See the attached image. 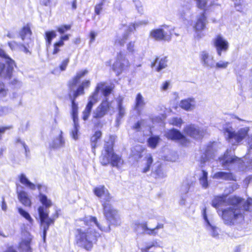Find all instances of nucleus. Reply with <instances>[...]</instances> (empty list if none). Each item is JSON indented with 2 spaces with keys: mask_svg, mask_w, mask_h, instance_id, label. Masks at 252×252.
<instances>
[{
  "mask_svg": "<svg viewBox=\"0 0 252 252\" xmlns=\"http://www.w3.org/2000/svg\"><path fill=\"white\" fill-rule=\"evenodd\" d=\"M227 201L229 207L222 210L221 218L226 225L232 226L243 223L245 221V212H252V198L246 200L237 195L229 196L226 200V195L215 196L212 201V205L218 208Z\"/></svg>",
  "mask_w": 252,
  "mask_h": 252,
  "instance_id": "nucleus-1",
  "label": "nucleus"
},
{
  "mask_svg": "<svg viewBox=\"0 0 252 252\" xmlns=\"http://www.w3.org/2000/svg\"><path fill=\"white\" fill-rule=\"evenodd\" d=\"M94 222L100 230L105 231L97 221L96 217L85 216L75 220V243L79 247L90 251L94 244L96 243L100 235L92 228L91 222Z\"/></svg>",
  "mask_w": 252,
  "mask_h": 252,
  "instance_id": "nucleus-2",
  "label": "nucleus"
},
{
  "mask_svg": "<svg viewBox=\"0 0 252 252\" xmlns=\"http://www.w3.org/2000/svg\"><path fill=\"white\" fill-rule=\"evenodd\" d=\"M88 73L87 69L80 70L67 82V86L68 90V96L71 101L72 117L78 116V104L75 102L76 99L79 96L85 94V89L90 88L91 83L90 80L86 79L78 86L81 79Z\"/></svg>",
  "mask_w": 252,
  "mask_h": 252,
  "instance_id": "nucleus-3",
  "label": "nucleus"
},
{
  "mask_svg": "<svg viewBox=\"0 0 252 252\" xmlns=\"http://www.w3.org/2000/svg\"><path fill=\"white\" fill-rule=\"evenodd\" d=\"M116 136L109 135L108 139L104 142L103 152L99 157L102 165L106 166L110 164L113 167L119 168L124 163V161L121 156L117 155L114 150Z\"/></svg>",
  "mask_w": 252,
  "mask_h": 252,
  "instance_id": "nucleus-4",
  "label": "nucleus"
},
{
  "mask_svg": "<svg viewBox=\"0 0 252 252\" xmlns=\"http://www.w3.org/2000/svg\"><path fill=\"white\" fill-rule=\"evenodd\" d=\"M113 87L105 86L101 89L104 96L105 98L102 100L100 104L97 107L93 114V117L95 119H99L103 118L109 111L111 107V103L106 97L113 92Z\"/></svg>",
  "mask_w": 252,
  "mask_h": 252,
  "instance_id": "nucleus-5",
  "label": "nucleus"
},
{
  "mask_svg": "<svg viewBox=\"0 0 252 252\" xmlns=\"http://www.w3.org/2000/svg\"><path fill=\"white\" fill-rule=\"evenodd\" d=\"M0 57L5 60V64L0 62V77L4 79H10L12 76L14 67L16 66L15 61L0 48Z\"/></svg>",
  "mask_w": 252,
  "mask_h": 252,
  "instance_id": "nucleus-6",
  "label": "nucleus"
},
{
  "mask_svg": "<svg viewBox=\"0 0 252 252\" xmlns=\"http://www.w3.org/2000/svg\"><path fill=\"white\" fill-rule=\"evenodd\" d=\"M105 84L106 83L104 82L98 83L94 91L89 96V101L82 112V119L83 120L86 121L89 118L94 105L98 101L99 92L105 86Z\"/></svg>",
  "mask_w": 252,
  "mask_h": 252,
  "instance_id": "nucleus-7",
  "label": "nucleus"
},
{
  "mask_svg": "<svg viewBox=\"0 0 252 252\" xmlns=\"http://www.w3.org/2000/svg\"><path fill=\"white\" fill-rule=\"evenodd\" d=\"M38 213L40 218V224L43 226V239L45 240L50 225L54 224L55 219L58 217V215H57L55 218H49L48 214L45 211L43 206L38 207Z\"/></svg>",
  "mask_w": 252,
  "mask_h": 252,
  "instance_id": "nucleus-8",
  "label": "nucleus"
},
{
  "mask_svg": "<svg viewBox=\"0 0 252 252\" xmlns=\"http://www.w3.org/2000/svg\"><path fill=\"white\" fill-rule=\"evenodd\" d=\"M130 63L125 55L122 52L117 53L116 61L112 65V68L113 71L117 72V75H119L126 68H128Z\"/></svg>",
  "mask_w": 252,
  "mask_h": 252,
  "instance_id": "nucleus-9",
  "label": "nucleus"
},
{
  "mask_svg": "<svg viewBox=\"0 0 252 252\" xmlns=\"http://www.w3.org/2000/svg\"><path fill=\"white\" fill-rule=\"evenodd\" d=\"M207 18L205 12H202L197 16L193 26V29L198 38H201L204 34L203 31L206 29Z\"/></svg>",
  "mask_w": 252,
  "mask_h": 252,
  "instance_id": "nucleus-10",
  "label": "nucleus"
},
{
  "mask_svg": "<svg viewBox=\"0 0 252 252\" xmlns=\"http://www.w3.org/2000/svg\"><path fill=\"white\" fill-rule=\"evenodd\" d=\"M163 27L167 29L166 31L161 28L155 29L150 32V36L157 41H169L172 35L171 30L167 26Z\"/></svg>",
  "mask_w": 252,
  "mask_h": 252,
  "instance_id": "nucleus-11",
  "label": "nucleus"
},
{
  "mask_svg": "<svg viewBox=\"0 0 252 252\" xmlns=\"http://www.w3.org/2000/svg\"><path fill=\"white\" fill-rule=\"evenodd\" d=\"M212 44L220 56L221 55L222 52H226L229 49L228 42L221 34L215 36L212 40Z\"/></svg>",
  "mask_w": 252,
  "mask_h": 252,
  "instance_id": "nucleus-12",
  "label": "nucleus"
},
{
  "mask_svg": "<svg viewBox=\"0 0 252 252\" xmlns=\"http://www.w3.org/2000/svg\"><path fill=\"white\" fill-rule=\"evenodd\" d=\"M102 206L103 210V214L107 220L117 223V210L113 209L109 202H102Z\"/></svg>",
  "mask_w": 252,
  "mask_h": 252,
  "instance_id": "nucleus-13",
  "label": "nucleus"
},
{
  "mask_svg": "<svg viewBox=\"0 0 252 252\" xmlns=\"http://www.w3.org/2000/svg\"><path fill=\"white\" fill-rule=\"evenodd\" d=\"M224 133H227V140H229L233 139L236 142L239 143L246 137L248 134V130L244 128H241L238 131L235 132L230 130L228 128H225Z\"/></svg>",
  "mask_w": 252,
  "mask_h": 252,
  "instance_id": "nucleus-14",
  "label": "nucleus"
},
{
  "mask_svg": "<svg viewBox=\"0 0 252 252\" xmlns=\"http://www.w3.org/2000/svg\"><path fill=\"white\" fill-rule=\"evenodd\" d=\"M94 194L99 198H103L102 202H110L112 198L110 193L104 185H100L93 189Z\"/></svg>",
  "mask_w": 252,
  "mask_h": 252,
  "instance_id": "nucleus-15",
  "label": "nucleus"
},
{
  "mask_svg": "<svg viewBox=\"0 0 252 252\" xmlns=\"http://www.w3.org/2000/svg\"><path fill=\"white\" fill-rule=\"evenodd\" d=\"M184 132L187 135L194 139H197L202 137V132L200 129L196 127L193 125L191 124L187 125L185 127Z\"/></svg>",
  "mask_w": 252,
  "mask_h": 252,
  "instance_id": "nucleus-16",
  "label": "nucleus"
},
{
  "mask_svg": "<svg viewBox=\"0 0 252 252\" xmlns=\"http://www.w3.org/2000/svg\"><path fill=\"white\" fill-rule=\"evenodd\" d=\"M166 137L168 139L172 140H182L184 142H188L186 136L180 132L179 130L175 128H172L169 130L166 133Z\"/></svg>",
  "mask_w": 252,
  "mask_h": 252,
  "instance_id": "nucleus-17",
  "label": "nucleus"
},
{
  "mask_svg": "<svg viewBox=\"0 0 252 252\" xmlns=\"http://www.w3.org/2000/svg\"><path fill=\"white\" fill-rule=\"evenodd\" d=\"M167 59L166 57L160 58L156 57L151 63V66L152 68L155 67L157 72H159L161 69L167 66Z\"/></svg>",
  "mask_w": 252,
  "mask_h": 252,
  "instance_id": "nucleus-18",
  "label": "nucleus"
},
{
  "mask_svg": "<svg viewBox=\"0 0 252 252\" xmlns=\"http://www.w3.org/2000/svg\"><path fill=\"white\" fill-rule=\"evenodd\" d=\"M102 135V131L100 130H97L90 137V144L94 153H95V149L98 146V143L100 140Z\"/></svg>",
  "mask_w": 252,
  "mask_h": 252,
  "instance_id": "nucleus-19",
  "label": "nucleus"
},
{
  "mask_svg": "<svg viewBox=\"0 0 252 252\" xmlns=\"http://www.w3.org/2000/svg\"><path fill=\"white\" fill-rule=\"evenodd\" d=\"M18 198L19 201L25 207H31L32 201L28 193L24 190L18 192Z\"/></svg>",
  "mask_w": 252,
  "mask_h": 252,
  "instance_id": "nucleus-20",
  "label": "nucleus"
},
{
  "mask_svg": "<svg viewBox=\"0 0 252 252\" xmlns=\"http://www.w3.org/2000/svg\"><path fill=\"white\" fill-rule=\"evenodd\" d=\"M213 178L223 179L226 181H236V179L233 173L226 172H217L214 174Z\"/></svg>",
  "mask_w": 252,
  "mask_h": 252,
  "instance_id": "nucleus-21",
  "label": "nucleus"
},
{
  "mask_svg": "<svg viewBox=\"0 0 252 252\" xmlns=\"http://www.w3.org/2000/svg\"><path fill=\"white\" fill-rule=\"evenodd\" d=\"M145 102L144 98L140 93H138L135 97L134 109L138 113H140L141 109L144 107Z\"/></svg>",
  "mask_w": 252,
  "mask_h": 252,
  "instance_id": "nucleus-22",
  "label": "nucleus"
},
{
  "mask_svg": "<svg viewBox=\"0 0 252 252\" xmlns=\"http://www.w3.org/2000/svg\"><path fill=\"white\" fill-rule=\"evenodd\" d=\"M64 143L65 142L63 138V132L61 130L58 137L54 139L52 143L50 145V148L56 149L63 147L64 146Z\"/></svg>",
  "mask_w": 252,
  "mask_h": 252,
  "instance_id": "nucleus-23",
  "label": "nucleus"
},
{
  "mask_svg": "<svg viewBox=\"0 0 252 252\" xmlns=\"http://www.w3.org/2000/svg\"><path fill=\"white\" fill-rule=\"evenodd\" d=\"M32 34L31 24L30 23H28L24 26L19 32L20 36L23 40H25L28 36H31Z\"/></svg>",
  "mask_w": 252,
  "mask_h": 252,
  "instance_id": "nucleus-24",
  "label": "nucleus"
},
{
  "mask_svg": "<svg viewBox=\"0 0 252 252\" xmlns=\"http://www.w3.org/2000/svg\"><path fill=\"white\" fill-rule=\"evenodd\" d=\"M23 235L25 237V239L22 240L20 245L21 247H25L28 250H31V248L30 246L32 240V236L30 233L27 231L23 232Z\"/></svg>",
  "mask_w": 252,
  "mask_h": 252,
  "instance_id": "nucleus-25",
  "label": "nucleus"
},
{
  "mask_svg": "<svg viewBox=\"0 0 252 252\" xmlns=\"http://www.w3.org/2000/svg\"><path fill=\"white\" fill-rule=\"evenodd\" d=\"M193 101L194 99L190 98L183 99L180 101V106L182 109L186 111H189L193 107L192 104Z\"/></svg>",
  "mask_w": 252,
  "mask_h": 252,
  "instance_id": "nucleus-26",
  "label": "nucleus"
},
{
  "mask_svg": "<svg viewBox=\"0 0 252 252\" xmlns=\"http://www.w3.org/2000/svg\"><path fill=\"white\" fill-rule=\"evenodd\" d=\"M57 36L56 32L54 30L48 31L45 32L44 34V38L47 46L51 45L52 40Z\"/></svg>",
  "mask_w": 252,
  "mask_h": 252,
  "instance_id": "nucleus-27",
  "label": "nucleus"
},
{
  "mask_svg": "<svg viewBox=\"0 0 252 252\" xmlns=\"http://www.w3.org/2000/svg\"><path fill=\"white\" fill-rule=\"evenodd\" d=\"M200 60L204 65L208 66L209 65V62L213 61V58L206 51H203L201 53Z\"/></svg>",
  "mask_w": 252,
  "mask_h": 252,
  "instance_id": "nucleus-28",
  "label": "nucleus"
},
{
  "mask_svg": "<svg viewBox=\"0 0 252 252\" xmlns=\"http://www.w3.org/2000/svg\"><path fill=\"white\" fill-rule=\"evenodd\" d=\"M19 181L21 183L27 186L32 189H34L35 188L34 184L29 181L24 174H21L19 177Z\"/></svg>",
  "mask_w": 252,
  "mask_h": 252,
  "instance_id": "nucleus-29",
  "label": "nucleus"
},
{
  "mask_svg": "<svg viewBox=\"0 0 252 252\" xmlns=\"http://www.w3.org/2000/svg\"><path fill=\"white\" fill-rule=\"evenodd\" d=\"M199 181L203 188L206 189L208 187V172L206 171L202 170V176L199 177Z\"/></svg>",
  "mask_w": 252,
  "mask_h": 252,
  "instance_id": "nucleus-30",
  "label": "nucleus"
},
{
  "mask_svg": "<svg viewBox=\"0 0 252 252\" xmlns=\"http://www.w3.org/2000/svg\"><path fill=\"white\" fill-rule=\"evenodd\" d=\"M160 140L159 136L150 137L147 140L148 146L152 149H155L158 145Z\"/></svg>",
  "mask_w": 252,
  "mask_h": 252,
  "instance_id": "nucleus-31",
  "label": "nucleus"
},
{
  "mask_svg": "<svg viewBox=\"0 0 252 252\" xmlns=\"http://www.w3.org/2000/svg\"><path fill=\"white\" fill-rule=\"evenodd\" d=\"M40 202L46 208H49L52 205V202L50 200L47 198L45 194L39 193L38 195Z\"/></svg>",
  "mask_w": 252,
  "mask_h": 252,
  "instance_id": "nucleus-32",
  "label": "nucleus"
},
{
  "mask_svg": "<svg viewBox=\"0 0 252 252\" xmlns=\"http://www.w3.org/2000/svg\"><path fill=\"white\" fill-rule=\"evenodd\" d=\"M195 1L196 7L202 10V12H205L207 10V0H194Z\"/></svg>",
  "mask_w": 252,
  "mask_h": 252,
  "instance_id": "nucleus-33",
  "label": "nucleus"
},
{
  "mask_svg": "<svg viewBox=\"0 0 252 252\" xmlns=\"http://www.w3.org/2000/svg\"><path fill=\"white\" fill-rule=\"evenodd\" d=\"M146 166L142 169V172L143 173H147L148 172L150 169V167L152 166L153 162V158L151 155H148L146 158Z\"/></svg>",
  "mask_w": 252,
  "mask_h": 252,
  "instance_id": "nucleus-34",
  "label": "nucleus"
},
{
  "mask_svg": "<svg viewBox=\"0 0 252 252\" xmlns=\"http://www.w3.org/2000/svg\"><path fill=\"white\" fill-rule=\"evenodd\" d=\"M18 212L21 216L27 220L29 222L32 223L33 220L31 217L30 215L25 210L23 209L22 208L19 207L18 208Z\"/></svg>",
  "mask_w": 252,
  "mask_h": 252,
  "instance_id": "nucleus-35",
  "label": "nucleus"
},
{
  "mask_svg": "<svg viewBox=\"0 0 252 252\" xmlns=\"http://www.w3.org/2000/svg\"><path fill=\"white\" fill-rule=\"evenodd\" d=\"M118 118H122L125 114V109L123 106V99H121L118 102Z\"/></svg>",
  "mask_w": 252,
  "mask_h": 252,
  "instance_id": "nucleus-36",
  "label": "nucleus"
},
{
  "mask_svg": "<svg viewBox=\"0 0 252 252\" xmlns=\"http://www.w3.org/2000/svg\"><path fill=\"white\" fill-rule=\"evenodd\" d=\"M71 28V25L70 24L62 25L57 28V32L61 34H63L64 32L70 30Z\"/></svg>",
  "mask_w": 252,
  "mask_h": 252,
  "instance_id": "nucleus-37",
  "label": "nucleus"
},
{
  "mask_svg": "<svg viewBox=\"0 0 252 252\" xmlns=\"http://www.w3.org/2000/svg\"><path fill=\"white\" fill-rule=\"evenodd\" d=\"M70 59L69 58L64 59L59 65V68L60 71H65L69 64Z\"/></svg>",
  "mask_w": 252,
  "mask_h": 252,
  "instance_id": "nucleus-38",
  "label": "nucleus"
},
{
  "mask_svg": "<svg viewBox=\"0 0 252 252\" xmlns=\"http://www.w3.org/2000/svg\"><path fill=\"white\" fill-rule=\"evenodd\" d=\"M63 46V45L61 42V41H57L53 44V49L52 50V54L56 55L61 51V47Z\"/></svg>",
  "mask_w": 252,
  "mask_h": 252,
  "instance_id": "nucleus-39",
  "label": "nucleus"
},
{
  "mask_svg": "<svg viewBox=\"0 0 252 252\" xmlns=\"http://www.w3.org/2000/svg\"><path fill=\"white\" fill-rule=\"evenodd\" d=\"M104 3L99 2L96 3L94 7V13L95 15H99L103 10Z\"/></svg>",
  "mask_w": 252,
  "mask_h": 252,
  "instance_id": "nucleus-40",
  "label": "nucleus"
},
{
  "mask_svg": "<svg viewBox=\"0 0 252 252\" xmlns=\"http://www.w3.org/2000/svg\"><path fill=\"white\" fill-rule=\"evenodd\" d=\"M158 246V243L156 241H155L152 242L151 244L146 245L145 247L142 248L141 251L142 252H148L150 249L152 248H157Z\"/></svg>",
  "mask_w": 252,
  "mask_h": 252,
  "instance_id": "nucleus-41",
  "label": "nucleus"
},
{
  "mask_svg": "<svg viewBox=\"0 0 252 252\" xmlns=\"http://www.w3.org/2000/svg\"><path fill=\"white\" fill-rule=\"evenodd\" d=\"M7 91L8 89L6 88L4 83L0 81V96H5Z\"/></svg>",
  "mask_w": 252,
  "mask_h": 252,
  "instance_id": "nucleus-42",
  "label": "nucleus"
},
{
  "mask_svg": "<svg viewBox=\"0 0 252 252\" xmlns=\"http://www.w3.org/2000/svg\"><path fill=\"white\" fill-rule=\"evenodd\" d=\"M183 123V122L181 118L174 117L172 119L171 124L173 126H175L180 127L181 126Z\"/></svg>",
  "mask_w": 252,
  "mask_h": 252,
  "instance_id": "nucleus-43",
  "label": "nucleus"
},
{
  "mask_svg": "<svg viewBox=\"0 0 252 252\" xmlns=\"http://www.w3.org/2000/svg\"><path fill=\"white\" fill-rule=\"evenodd\" d=\"M135 42L129 41L126 45V49L127 51L130 53H133L135 51Z\"/></svg>",
  "mask_w": 252,
  "mask_h": 252,
  "instance_id": "nucleus-44",
  "label": "nucleus"
},
{
  "mask_svg": "<svg viewBox=\"0 0 252 252\" xmlns=\"http://www.w3.org/2000/svg\"><path fill=\"white\" fill-rule=\"evenodd\" d=\"M229 64V63L228 62L217 63H216L215 67L217 69L226 68Z\"/></svg>",
  "mask_w": 252,
  "mask_h": 252,
  "instance_id": "nucleus-45",
  "label": "nucleus"
},
{
  "mask_svg": "<svg viewBox=\"0 0 252 252\" xmlns=\"http://www.w3.org/2000/svg\"><path fill=\"white\" fill-rule=\"evenodd\" d=\"M238 158L234 156L233 157L231 158L230 159H226L224 160L222 162L223 165H228L229 164L231 163H233L235 161L237 160Z\"/></svg>",
  "mask_w": 252,
  "mask_h": 252,
  "instance_id": "nucleus-46",
  "label": "nucleus"
},
{
  "mask_svg": "<svg viewBox=\"0 0 252 252\" xmlns=\"http://www.w3.org/2000/svg\"><path fill=\"white\" fill-rule=\"evenodd\" d=\"M144 149H141L140 151H136L135 150L132 151V155L133 156L137 157L138 158H141L142 157V153Z\"/></svg>",
  "mask_w": 252,
  "mask_h": 252,
  "instance_id": "nucleus-47",
  "label": "nucleus"
},
{
  "mask_svg": "<svg viewBox=\"0 0 252 252\" xmlns=\"http://www.w3.org/2000/svg\"><path fill=\"white\" fill-rule=\"evenodd\" d=\"M137 227H141L143 231L146 233L147 231L149 229V228L147 226V224L146 222L144 223H138L136 224Z\"/></svg>",
  "mask_w": 252,
  "mask_h": 252,
  "instance_id": "nucleus-48",
  "label": "nucleus"
},
{
  "mask_svg": "<svg viewBox=\"0 0 252 252\" xmlns=\"http://www.w3.org/2000/svg\"><path fill=\"white\" fill-rule=\"evenodd\" d=\"M10 128V126H0V140L2 139V135L4 134L5 131Z\"/></svg>",
  "mask_w": 252,
  "mask_h": 252,
  "instance_id": "nucleus-49",
  "label": "nucleus"
},
{
  "mask_svg": "<svg viewBox=\"0 0 252 252\" xmlns=\"http://www.w3.org/2000/svg\"><path fill=\"white\" fill-rule=\"evenodd\" d=\"M97 35V33L94 31H91L89 33V37H90V42H93L94 40L95 36Z\"/></svg>",
  "mask_w": 252,
  "mask_h": 252,
  "instance_id": "nucleus-50",
  "label": "nucleus"
},
{
  "mask_svg": "<svg viewBox=\"0 0 252 252\" xmlns=\"http://www.w3.org/2000/svg\"><path fill=\"white\" fill-rule=\"evenodd\" d=\"M69 36L70 35L68 34L62 35L60 36L59 41H61V42L64 45V41L68 40L69 38Z\"/></svg>",
  "mask_w": 252,
  "mask_h": 252,
  "instance_id": "nucleus-51",
  "label": "nucleus"
},
{
  "mask_svg": "<svg viewBox=\"0 0 252 252\" xmlns=\"http://www.w3.org/2000/svg\"><path fill=\"white\" fill-rule=\"evenodd\" d=\"M158 233L157 231L156 230L155 228H149L148 231L146 232L147 234L150 235H156Z\"/></svg>",
  "mask_w": 252,
  "mask_h": 252,
  "instance_id": "nucleus-52",
  "label": "nucleus"
},
{
  "mask_svg": "<svg viewBox=\"0 0 252 252\" xmlns=\"http://www.w3.org/2000/svg\"><path fill=\"white\" fill-rule=\"evenodd\" d=\"M141 122L140 121L137 122L132 126V129H135L137 131H139L141 127Z\"/></svg>",
  "mask_w": 252,
  "mask_h": 252,
  "instance_id": "nucleus-53",
  "label": "nucleus"
},
{
  "mask_svg": "<svg viewBox=\"0 0 252 252\" xmlns=\"http://www.w3.org/2000/svg\"><path fill=\"white\" fill-rule=\"evenodd\" d=\"M169 85V81H166L164 82H163L160 87L161 90L166 91L168 89Z\"/></svg>",
  "mask_w": 252,
  "mask_h": 252,
  "instance_id": "nucleus-54",
  "label": "nucleus"
},
{
  "mask_svg": "<svg viewBox=\"0 0 252 252\" xmlns=\"http://www.w3.org/2000/svg\"><path fill=\"white\" fill-rule=\"evenodd\" d=\"M50 0H42L40 1V4L42 6H47L50 4Z\"/></svg>",
  "mask_w": 252,
  "mask_h": 252,
  "instance_id": "nucleus-55",
  "label": "nucleus"
},
{
  "mask_svg": "<svg viewBox=\"0 0 252 252\" xmlns=\"http://www.w3.org/2000/svg\"><path fill=\"white\" fill-rule=\"evenodd\" d=\"M75 129L72 131V136L75 139H77L78 137V130H77V127H74Z\"/></svg>",
  "mask_w": 252,
  "mask_h": 252,
  "instance_id": "nucleus-56",
  "label": "nucleus"
},
{
  "mask_svg": "<svg viewBox=\"0 0 252 252\" xmlns=\"http://www.w3.org/2000/svg\"><path fill=\"white\" fill-rule=\"evenodd\" d=\"M1 208L3 210V211H6V209H7V205H6V202L4 200V198H2V201H1Z\"/></svg>",
  "mask_w": 252,
  "mask_h": 252,
  "instance_id": "nucleus-57",
  "label": "nucleus"
},
{
  "mask_svg": "<svg viewBox=\"0 0 252 252\" xmlns=\"http://www.w3.org/2000/svg\"><path fill=\"white\" fill-rule=\"evenodd\" d=\"M72 118L73 122H74V127H78V116H77L76 117H72Z\"/></svg>",
  "mask_w": 252,
  "mask_h": 252,
  "instance_id": "nucleus-58",
  "label": "nucleus"
},
{
  "mask_svg": "<svg viewBox=\"0 0 252 252\" xmlns=\"http://www.w3.org/2000/svg\"><path fill=\"white\" fill-rule=\"evenodd\" d=\"M77 8V0H73L71 2V8L73 10L76 9Z\"/></svg>",
  "mask_w": 252,
  "mask_h": 252,
  "instance_id": "nucleus-59",
  "label": "nucleus"
},
{
  "mask_svg": "<svg viewBox=\"0 0 252 252\" xmlns=\"http://www.w3.org/2000/svg\"><path fill=\"white\" fill-rule=\"evenodd\" d=\"M117 44L120 46H123L124 45L125 41L123 39H118L116 41Z\"/></svg>",
  "mask_w": 252,
  "mask_h": 252,
  "instance_id": "nucleus-60",
  "label": "nucleus"
},
{
  "mask_svg": "<svg viewBox=\"0 0 252 252\" xmlns=\"http://www.w3.org/2000/svg\"><path fill=\"white\" fill-rule=\"evenodd\" d=\"M6 148H1L0 149V158H1L3 156V153L5 151Z\"/></svg>",
  "mask_w": 252,
  "mask_h": 252,
  "instance_id": "nucleus-61",
  "label": "nucleus"
},
{
  "mask_svg": "<svg viewBox=\"0 0 252 252\" xmlns=\"http://www.w3.org/2000/svg\"><path fill=\"white\" fill-rule=\"evenodd\" d=\"M163 227V224L162 223H158L155 228L156 230H158L160 228H162Z\"/></svg>",
  "mask_w": 252,
  "mask_h": 252,
  "instance_id": "nucleus-62",
  "label": "nucleus"
},
{
  "mask_svg": "<svg viewBox=\"0 0 252 252\" xmlns=\"http://www.w3.org/2000/svg\"><path fill=\"white\" fill-rule=\"evenodd\" d=\"M7 36L10 38H13L14 37V34L12 32H8L7 34Z\"/></svg>",
  "mask_w": 252,
  "mask_h": 252,
  "instance_id": "nucleus-63",
  "label": "nucleus"
},
{
  "mask_svg": "<svg viewBox=\"0 0 252 252\" xmlns=\"http://www.w3.org/2000/svg\"><path fill=\"white\" fill-rule=\"evenodd\" d=\"M5 252H17L13 249H9Z\"/></svg>",
  "mask_w": 252,
  "mask_h": 252,
  "instance_id": "nucleus-64",
  "label": "nucleus"
}]
</instances>
